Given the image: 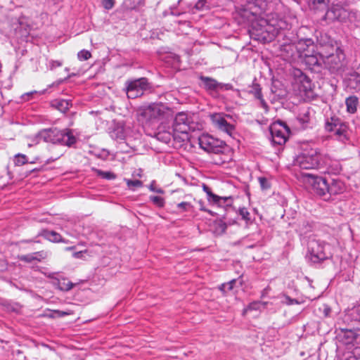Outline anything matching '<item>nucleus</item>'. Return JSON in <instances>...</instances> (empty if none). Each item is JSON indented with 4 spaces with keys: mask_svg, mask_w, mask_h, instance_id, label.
<instances>
[{
    "mask_svg": "<svg viewBox=\"0 0 360 360\" xmlns=\"http://www.w3.org/2000/svg\"><path fill=\"white\" fill-rule=\"evenodd\" d=\"M290 128L283 121H278L275 122L270 127V133L271 135V140L274 144L282 146L284 144L290 134Z\"/></svg>",
    "mask_w": 360,
    "mask_h": 360,
    "instance_id": "f8f14e48",
    "label": "nucleus"
},
{
    "mask_svg": "<svg viewBox=\"0 0 360 360\" xmlns=\"http://www.w3.org/2000/svg\"><path fill=\"white\" fill-rule=\"evenodd\" d=\"M110 136L115 140L122 141L125 139V132L122 127H116L110 132Z\"/></svg>",
    "mask_w": 360,
    "mask_h": 360,
    "instance_id": "c85d7f7f",
    "label": "nucleus"
},
{
    "mask_svg": "<svg viewBox=\"0 0 360 360\" xmlns=\"http://www.w3.org/2000/svg\"><path fill=\"white\" fill-rule=\"evenodd\" d=\"M347 360H356V359L354 356H353L350 355V356L347 358Z\"/></svg>",
    "mask_w": 360,
    "mask_h": 360,
    "instance_id": "bf43d9fd",
    "label": "nucleus"
},
{
    "mask_svg": "<svg viewBox=\"0 0 360 360\" xmlns=\"http://www.w3.org/2000/svg\"><path fill=\"white\" fill-rule=\"evenodd\" d=\"M197 127L196 122H193L191 115L180 112L174 117L172 126V132H174V139L179 138L182 141L188 139V133L193 131Z\"/></svg>",
    "mask_w": 360,
    "mask_h": 360,
    "instance_id": "39448f33",
    "label": "nucleus"
},
{
    "mask_svg": "<svg viewBox=\"0 0 360 360\" xmlns=\"http://www.w3.org/2000/svg\"><path fill=\"white\" fill-rule=\"evenodd\" d=\"M58 158H58H54V159L48 160H47V163L51 162L54 161L55 160H57Z\"/></svg>",
    "mask_w": 360,
    "mask_h": 360,
    "instance_id": "680f3d73",
    "label": "nucleus"
},
{
    "mask_svg": "<svg viewBox=\"0 0 360 360\" xmlns=\"http://www.w3.org/2000/svg\"><path fill=\"white\" fill-rule=\"evenodd\" d=\"M150 88L151 85L146 77H141L126 82L127 97L131 99L141 96L145 91Z\"/></svg>",
    "mask_w": 360,
    "mask_h": 360,
    "instance_id": "9d476101",
    "label": "nucleus"
},
{
    "mask_svg": "<svg viewBox=\"0 0 360 360\" xmlns=\"http://www.w3.org/2000/svg\"><path fill=\"white\" fill-rule=\"evenodd\" d=\"M309 177V182L311 185L312 191L317 195L323 198V200H328V183L326 179L316 176L311 174H306Z\"/></svg>",
    "mask_w": 360,
    "mask_h": 360,
    "instance_id": "ddd939ff",
    "label": "nucleus"
},
{
    "mask_svg": "<svg viewBox=\"0 0 360 360\" xmlns=\"http://www.w3.org/2000/svg\"><path fill=\"white\" fill-rule=\"evenodd\" d=\"M33 254L34 257L39 258V259H37V261H41V259L46 258L48 256L47 252L45 251H39Z\"/></svg>",
    "mask_w": 360,
    "mask_h": 360,
    "instance_id": "a18cd8bd",
    "label": "nucleus"
},
{
    "mask_svg": "<svg viewBox=\"0 0 360 360\" xmlns=\"http://www.w3.org/2000/svg\"><path fill=\"white\" fill-rule=\"evenodd\" d=\"M312 112L313 110L309 108H303L300 110L297 120L303 129L308 127L311 119Z\"/></svg>",
    "mask_w": 360,
    "mask_h": 360,
    "instance_id": "aec40b11",
    "label": "nucleus"
},
{
    "mask_svg": "<svg viewBox=\"0 0 360 360\" xmlns=\"http://www.w3.org/2000/svg\"><path fill=\"white\" fill-rule=\"evenodd\" d=\"M27 162V157L24 154L18 153L14 157V163L16 166H22Z\"/></svg>",
    "mask_w": 360,
    "mask_h": 360,
    "instance_id": "2f4dec72",
    "label": "nucleus"
},
{
    "mask_svg": "<svg viewBox=\"0 0 360 360\" xmlns=\"http://www.w3.org/2000/svg\"><path fill=\"white\" fill-rule=\"evenodd\" d=\"M250 93L252 94L255 98L259 101L261 107L265 110V112H268L269 105L263 98V95L262 94V88L260 85L257 83H253L252 86H251Z\"/></svg>",
    "mask_w": 360,
    "mask_h": 360,
    "instance_id": "412c9836",
    "label": "nucleus"
},
{
    "mask_svg": "<svg viewBox=\"0 0 360 360\" xmlns=\"http://www.w3.org/2000/svg\"><path fill=\"white\" fill-rule=\"evenodd\" d=\"M239 213H240V215L242 217V218L246 221L249 220L250 218H249V215H250V213L247 210V209L245 208H241L239 210Z\"/></svg>",
    "mask_w": 360,
    "mask_h": 360,
    "instance_id": "c03bdc74",
    "label": "nucleus"
},
{
    "mask_svg": "<svg viewBox=\"0 0 360 360\" xmlns=\"http://www.w3.org/2000/svg\"><path fill=\"white\" fill-rule=\"evenodd\" d=\"M259 182L262 190H266L271 186L269 181L265 177H259Z\"/></svg>",
    "mask_w": 360,
    "mask_h": 360,
    "instance_id": "e433bc0d",
    "label": "nucleus"
},
{
    "mask_svg": "<svg viewBox=\"0 0 360 360\" xmlns=\"http://www.w3.org/2000/svg\"><path fill=\"white\" fill-rule=\"evenodd\" d=\"M233 86L231 84H223L220 83V86H219V90H230L232 89Z\"/></svg>",
    "mask_w": 360,
    "mask_h": 360,
    "instance_id": "8fccbe9b",
    "label": "nucleus"
},
{
    "mask_svg": "<svg viewBox=\"0 0 360 360\" xmlns=\"http://www.w3.org/2000/svg\"><path fill=\"white\" fill-rule=\"evenodd\" d=\"M309 3L315 4H324L326 5L328 2V0H309Z\"/></svg>",
    "mask_w": 360,
    "mask_h": 360,
    "instance_id": "864d4df0",
    "label": "nucleus"
},
{
    "mask_svg": "<svg viewBox=\"0 0 360 360\" xmlns=\"http://www.w3.org/2000/svg\"><path fill=\"white\" fill-rule=\"evenodd\" d=\"M139 117L146 123H153L160 120H169L173 118V111L165 104L154 103L141 108Z\"/></svg>",
    "mask_w": 360,
    "mask_h": 360,
    "instance_id": "7ed1b4c3",
    "label": "nucleus"
},
{
    "mask_svg": "<svg viewBox=\"0 0 360 360\" xmlns=\"http://www.w3.org/2000/svg\"><path fill=\"white\" fill-rule=\"evenodd\" d=\"M356 311H357L358 315L359 316V321H360V306L358 307Z\"/></svg>",
    "mask_w": 360,
    "mask_h": 360,
    "instance_id": "e2e57ef3",
    "label": "nucleus"
},
{
    "mask_svg": "<svg viewBox=\"0 0 360 360\" xmlns=\"http://www.w3.org/2000/svg\"><path fill=\"white\" fill-rule=\"evenodd\" d=\"M200 210H203V211L208 212L209 213H210L211 214H212V212L210 210H205L204 207H200Z\"/></svg>",
    "mask_w": 360,
    "mask_h": 360,
    "instance_id": "052dcab7",
    "label": "nucleus"
},
{
    "mask_svg": "<svg viewBox=\"0 0 360 360\" xmlns=\"http://www.w3.org/2000/svg\"><path fill=\"white\" fill-rule=\"evenodd\" d=\"M218 226H219V229H220L221 233L225 232V231H226V229L227 228V226H226V223L223 222L222 221H220L219 222Z\"/></svg>",
    "mask_w": 360,
    "mask_h": 360,
    "instance_id": "603ef678",
    "label": "nucleus"
},
{
    "mask_svg": "<svg viewBox=\"0 0 360 360\" xmlns=\"http://www.w3.org/2000/svg\"><path fill=\"white\" fill-rule=\"evenodd\" d=\"M34 94H37V91H31V92H28V93H26L25 94H23L22 96V98L24 100V101H29L31 98V96Z\"/></svg>",
    "mask_w": 360,
    "mask_h": 360,
    "instance_id": "3c124183",
    "label": "nucleus"
},
{
    "mask_svg": "<svg viewBox=\"0 0 360 360\" xmlns=\"http://www.w3.org/2000/svg\"><path fill=\"white\" fill-rule=\"evenodd\" d=\"M202 189L206 193L209 202H212L219 205L226 204V206H231V197H220L215 195L212 192L210 188L206 184H202Z\"/></svg>",
    "mask_w": 360,
    "mask_h": 360,
    "instance_id": "dca6fc26",
    "label": "nucleus"
},
{
    "mask_svg": "<svg viewBox=\"0 0 360 360\" xmlns=\"http://www.w3.org/2000/svg\"><path fill=\"white\" fill-rule=\"evenodd\" d=\"M297 50L299 56L302 54L305 56V53H310L314 50V41L309 38H304L299 39L296 43Z\"/></svg>",
    "mask_w": 360,
    "mask_h": 360,
    "instance_id": "f3484780",
    "label": "nucleus"
},
{
    "mask_svg": "<svg viewBox=\"0 0 360 360\" xmlns=\"http://www.w3.org/2000/svg\"><path fill=\"white\" fill-rule=\"evenodd\" d=\"M74 284L65 278L58 280V287L60 290L68 291L71 290Z\"/></svg>",
    "mask_w": 360,
    "mask_h": 360,
    "instance_id": "c756f323",
    "label": "nucleus"
},
{
    "mask_svg": "<svg viewBox=\"0 0 360 360\" xmlns=\"http://www.w3.org/2000/svg\"><path fill=\"white\" fill-rule=\"evenodd\" d=\"M74 249V247H68L65 248L66 250H73Z\"/></svg>",
    "mask_w": 360,
    "mask_h": 360,
    "instance_id": "0e129e2a",
    "label": "nucleus"
},
{
    "mask_svg": "<svg viewBox=\"0 0 360 360\" xmlns=\"http://www.w3.org/2000/svg\"><path fill=\"white\" fill-rule=\"evenodd\" d=\"M300 73V75L298 77V80L302 84V90L307 93L311 90V81L306 75L301 72Z\"/></svg>",
    "mask_w": 360,
    "mask_h": 360,
    "instance_id": "bb28decb",
    "label": "nucleus"
},
{
    "mask_svg": "<svg viewBox=\"0 0 360 360\" xmlns=\"http://www.w3.org/2000/svg\"><path fill=\"white\" fill-rule=\"evenodd\" d=\"M150 201L159 207H162L165 205V200L162 197L151 195L150 196Z\"/></svg>",
    "mask_w": 360,
    "mask_h": 360,
    "instance_id": "72a5a7b5",
    "label": "nucleus"
},
{
    "mask_svg": "<svg viewBox=\"0 0 360 360\" xmlns=\"http://www.w3.org/2000/svg\"><path fill=\"white\" fill-rule=\"evenodd\" d=\"M350 79H354L356 83L360 84V64L356 66L352 72L348 73Z\"/></svg>",
    "mask_w": 360,
    "mask_h": 360,
    "instance_id": "473e14b6",
    "label": "nucleus"
},
{
    "mask_svg": "<svg viewBox=\"0 0 360 360\" xmlns=\"http://www.w3.org/2000/svg\"><path fill=\"white\" fill-rule=\"evenodd\" d=\"M154 184L155 182L153 181L150 185L149 186V189L151 191H153V192H155V193H160V194H163L165 193V191L159 188H157V187H155L154 186Z\"/></svg>",
    "mask_w": 360,
    "mask_h": 360,
    "instance_id": "de8ad7c7",
    "label": "nucleus"
},
{
    "mask_svg": "<svg viewBox=\"0 0 360 360\" xmlns=\"http://www.w3.org/2000/svg\"><path fill=\"white\" fill-rule=\"evenodd\" d=\"M282 55L285 60H290L299 57L295 43L283 44L281 47Z\"/></svg>",
    "mask_w": 360,
    "mask_h": 360,
    "instance_id": "6ab92c4d",
    "label": "nucleus"
},
{
    "mask_svg": "<svg viewBox=\"0 0 360 360\" xmlns=\"http://www.w3.org/2000/svg\"><path fill=\"white\" fill-rule=\"evenodd\" d=\"M319 310L322 311L323 316L324 317L330 316L331 313V309L328 305L323 304V306L319 308Z\"/></svg>",
    "mask_w": 360,
    "mask_h": 360,
    "instance_id": "79ce46f5",
    "label": "nucleus"
},
{
    "mask_svg": "<svg viewBox=\"0 0 360 360\" xmlns=\"http://www.w3.org/2000/svg\"><path fill=\"white\" fill-rule=\"evenodd\" d=\"M77 57L80 60H86L91 57V53L89 51L84 49L78 53Z\"/></svg>",
    "mask_w": 360,
    "mask_h": 360,
    "instance_id": "c9c22d12",
    "label": "nucleus"
},
{
    "mask_svg": "<svg viewBox=\"0 0 360 360\" xmlns=\"http://www.w3.org/2000/svg\"><path fill=\"white\" fill-rule=\"evenodd\" d=\"M51 106L58 110L61 112L65 113L72 106V102L71 100L57 98L52 101Z\"/></svg>",
    "mask_w": 360,
    "mask_h": 360,
    "instance_id": "5701e85b",
    "label": "nucleus"
},
{
    "mask_svg": "<svg viewBox=\"0 0 360 360\" xmlns=\"http://www.w3.org/2000/svg\"><path fill=\"white\" fill-rule=\"evenodd\" d=\"M39 137L47 143H59L70 147L77 142V138L69 129L60 130L57 128L45 129L39 133Z\"/></svg>",
    "mask_w": 360,
    "mask_h": 360,
    "instance_id": "20e7f679",
    "label": "nucleus"
},
{
    "mask_svg": "<svg viewBox=\"0 0 360 360\" xmlns=\"http://www.w3.org/2000/svg\"><path fill=\"white\" fill-rule=\"evenodd\" d=\"M102 4H103V7L105 9L109 10V9H111L114 6L115 2L113 0H103Z\"/></svg>",
    "mask_w": 360,
    "mask_h": 360,
    "instance_id": "37998d69",
    "label": "nucleus"
},
{
    "mask_svg": "<svg viewBox=\"0 0 360 360\" xmlns=\"http://www.w3.org/2000/svg\"><path fill=\"white\" fill-rule=\"evenodd\" d=\"M226 115L215 113L210 116L211 120L214 126L219 130L226 133L228 135L231 136L235 127L233 124L229 123L226 120Z\"/></svg>",
    "mask_w": 360,
    "mask_h": 360,
    "instance_id": "4468645a",
    "label": "nucleus"
},
{
    "mask_svg": "<svg viewBox=\"0 0 360 360\" xmlns=\"http://www.w3.org/2000/svg\"><path fill=\"white\" fill-rule=\"evenodd\" d=\"M325 129L328 131H334L337 139L342 143L348 140V126L338 117H331L326 120Z\"/></svg>",
    "mask_w": 360,
    "mask_h": 360,
    "instance_id": "1a4fd4ad",
    "label": "nucleus"
},
{
    "mask_svg": "<svg viewBox=\"0 0 360 360\" xmlns=\"http://www.w3.org/2000/svg\"><path fill=\"white\" fill-rule=\"evenodd\" d=\"M62 65V63L58 60H52L51 62V68H55L56 67H60Z\"/></svg>",
    "mask_w": 360,
    "mask_h": 360,
    "instance_id": "6e6d98bb",
    "label": "nucleus"
},
{
    "mask_svg": "<svg viewBox=\"0 0 360 360\" xmlns=\"http://www.w3.org/2000/svg\"><path fill=\"white\" fill-rule=\"evenodd\" d=\"M293 18H280L274 15L268 18H257L252 21L249 29L250 37L252 39L262 43L272 41L280 31L290 30L294 22Z\"/></svg>",
    "mask_w": 360,
    "mask_h": 360,
    "instance_id": "f257e3e1",
    "label": "nucleus"
},
{
    "mask_svg": "<svg viewBox=\"0 0 360 360\" xmlns=\"http://www.w3.org/2000/svg\"><path fill=\"white\" fill-rule=\"evenodd\" d=\"M21 261L25 262H31L35 259H39V258L34 257V254H30L26 255H22L20 257Z\"/></svg>",
    "mask_w": 360,
    "mask_h": 360,
    "instance_id": "a19ab883",
    "label": "nucleus"
},
{
    "mask_svg": "<svg viewBox=\"0 0 360 360\" xmlns=\"http://www.w3.org/2000/svg\"><path fill=\"white\" fill-rule=\"evenodd\" d=\"M208 3L207 0H198L195 4V8L198 10H202L205 8H209V5H207Z\"/></svg>",
    "mask_w": 360,
    "mask_h": 360,
    "instance_id": "4c0bfd02",
    "label": "nucleus"
},
{
    "mask_svg": "<svg viewBox=\"0 0 360 360\" xmlns=\"http://www.w3.org/2000/svg\"><path fill=\"white\" fill-rule=\"evenodd\" d=\"M199 145L204 150L214 154L224 153L226 147L223 141L208 135H203L199 138Z\"/></svg>",
    "mask_w": 360,
    "mask_h": 360,
    "instance_id": "9b49d317",
    "label": "nucleus"
},
{
    "mask_svg": "<svg viewBox=\"0 0 360 360\" xmlns=\"http://www.w3.org/2000/svg\"><path fill=\"white\" fill-rule=\"evenodd\" d=\"M324 18L329 21L338 20L342 22H354L357 20L358 13L356 11L350 10L337 4L328 9Z\"/></svg>",
    "mask_w": 360,
    "mask_h": 360,
    "instance_id": "423d86ee",
    "label": "nucleus"
},
{
    "mask_svg": "<svg viewBox=\"0 0 360 360\" xmlns=\"http://www.w3.org/2000/svg\"><path fill=\"white\" fill-rule=\"evenodd\" d=\"M328 245L323 241L315 238H310L307 243L308 257L313 263H319L328 259L330 255L326 252Z\"/></svg>",
    "mask_w": 360,
    "mask_h": 360,
    "instance_id": "6e6552de",
    "label": "nucleus"
},
{
    "mask_svg": "<svg viewBox=\"0 0 360 360\" xmlns=\"http://www.w3.org/2000/svg\"><path fill=\"white\" fill-rule=\"evenodd\" d=\"M155 137L158 140L168 143L171 139L174 138V132L172 131H162L160 129H159V131L155 134Z\"/></svg>",
    "mask_w": 360,
    "mask_h": 360,
    "instance_id": "a878e982",
    "label": "nucleus"
},
{
    "mask_svg": "<svg viewBox=\"0 0 360 360\" xmlns=\"http://www.w3.org/2000/svg\"><path fill=\"white\" fill-rule=\"evenodd\" d=\"M340 341L346 345L356 346L359 343L360 335L352 330H342L339 335Z\"/></svg>",
    "mask_w": 360,
    "mask_h": 360,
    "instance_id": "2eb2a0df",
    "label": "nucleus"
},
{
    "mask_svg": "<svg viewBox=\"0 0 360 360\" xmlns=\"http://www.w3.org/2000/svg\"><path fill=\"white\" fill-rule=\"evenodd\" d=\"M84 253H86V251L75 252L73 253V257L75 258H80Z\"/></svg>",
    "mask_w": 360,
    "mask_h": 360,
    "instance_id": "4d7b16f0",
    "label": "nucleus"
},
{
    "mask_svg": "<svg viewBox=\"0 0 360 360\" xmlns=\"http://www.w3.org/2000/svg\"><path fill=\"white\" fill-rule=\"evenodd\" d=\"M199 79L207 91H217L219 90L220 83L215 79L202 75L200 76Z\"/></svg>",
    "mask_w": 360,
    "mask_h": 360,
    "instance_id": "4be33fe9",
    "label": "nucleus"
},
{
    "mask_svg": "<svg viewBox=\"0 0 360 360\" xmlns=\"http://www.w3.org/2000/svg\"><path fill=\"white\" fill-rule=\"evenodd\" d=\"M98 174L99 176L107 179H114L115 178V175L109 172H103L101 170H98Z\"/></svg>",
    "mask_w": 360,
    "mask_h": 360,
    "instance_id": "58836bf2",
    "label": "nucleus"
},
{
    "mask_svg": "<svg viewBox=\"0 0 360 360\" xmlns=\"http://www.w3.org/2000/svg\"><path fill=\"white\" fill-rule=\"evenodd\" d=\"M321 46L319 56L325 68L336 75H342L348 69V60L343 49L328 35L321 36L319 39Z\"/></svg>",
    "mask_w": 360,
    "mask_h": 360,
    "instance_id": "f03ea898",
    "label": "nucleus"
},
{
    "mask_svg": "<svg viewBox=\"0 0 360 360\" xmlns=\"http://www.w3.org/2000/svg\"><path fill=\"white\" fill-rule=\"evenodd\" d=\"M177 207L181 210L182 211H188L193 207V206L190 202H181L177 204Z\"/></svg>",
    "mask_w": 360,
    "mask_h": 360,
    "instance_id": "ea45409f",
    "label": "nucleus"
},
{
    "mask_svg": "<svg viewBox=\"0 0 360 360\" xmlns=\"http://www.w3.org/2000/svg\"><path fill=\"white\" fill-rule=\"evenodd\" d=\"M345 104L347 107V111L349 113L354 114L357 110L359 105V98L356 96H350L345 100Z\"/></svg>",
    "mask_w": 360,
    "mask_h": 360,
    "instance_id": "393cba45",
    "label": "nucleus"
},
{
    "mask_svg": "<svg viewBox=\"0 0 360 360\" xmlns=\"http://www.w3.org/2000/svg\"><path fill=\"white\" fill-rule=\"evenodd\" d=\"M41 169L40 168H34V169H32V170L30 171V173L32 172H39L40 171Z\"/></svg>",
    "mask_w": 360,
    "mask_h": 360,
    "instance_id": "13d9d810",
    "label": "nucleus"
},
{
    "mask_svg": "<svg viewBox=\"0 0 360 360\" xmlns=\"http://www.w3.org/2000/svg\"><path fill=\"white\" fill-rule=\"evenodd\" d=\"M68 313L61 311H54L49 315V317L54 318L56 316L62 317L67 315Z\"/></svg>",
    "mask_w": 360,
    "mask_h": 360,
    "instance_id": "09e8293b",
    "label": "nucleus"
},
{
    "mask_svg": "<svg viewBox=\"0 0 360 360\" xmlns=\"http://www.w3.org/2000/svg\"><path fill=\"white\" fill-rule=\"evenodd\" d=\"M283 302H284L285 304H286L288 305H292V304H297L300 303L297 300L292 299L288 296H285V300H283Z\"/></svg>",
    "mask_w": 360,
    "mask_h": 360,
    "instance_id": "49530a36",
    "label": "nucleus"
},
{
    "mask_svg": "<svg viewBox=\"0 0 360 360\" xmlns=\"http://www.w3.org/2000/svg\"><path fill=\"white\" fill-rule=\"evenodd\" d=\"M325 163L323 155L315 150L304 153L298 155L295 160V165L302 169H316Z\"/></svg>",
    "mask_w": 360,
    "mask_h": 360,
    "instance_id": "0eeeda50",
    "label": "nucleus"
},
{
    "mask_svg": "<svg viewBox=\"0 0 360 360\" xmlns=\"http://www.w3.org/2000/svg\"><path fill=\"white\" fill-rule=\"evenodd\" d=\"M258 305V303L257 302H253V303H251L250 304L248 307L244 310V313L247 311V310H252V309H257V306Z\"/></svg>",
    "mask_w": 360,
    "mask_h": 360,
    "instance_id": "5fc2aeb1",
    "label": "nucleus"
},
{
    "mask_svg": "<svg viewBox=\"0 0 360 360\" xmlns=\"http://www.w3.org/2000/svg\"><path fill=\"white\" fill-rule=\"evenodd\" d=\"M236 280L233 279L228 283H222L219 286V290H221L224 294L226 293L228 291L233 290V285L236 283Z\"/></svg>",
    "mask_w": 360,
    "mask_h": 360,
    "instance_id": "7c9ffc66",
    "label": "nucleus"
},
{
    "mask_svg": "<svg viewBox=\"0 0 360 360\" xmlns=\"http://www.w3.org/2000/svg\"><path fill=\"white\" fill-rule=\"evenodd\" d=\"M304 63L311 71L318 72L321 71L323 62L316 55L305 53Z\"/></svg>",
    "mask_w": 360,
    "mask_h": 360,
    "instance_id": "a211bd4d",
    "label": "nucleus"
},
{
    "mask_svg": "<svg viewBox=\"0 0 360 360\" xmlns=\"http://www.w3.org/2000/svg\"><path fill=\"white\" fill-rule=\"evenodd\" d=\"M44 236L46 239L53 243L63 241L62 236L59 233L53 231H45L44 232Z\"/></svg>",
    "mask_w": 360,
    "mask_h": 360,
    "instance_id": "cd10ccee",
    "label": "nucleus"
},
{
    "mask_svg": "<svg viewBox=\"0 0 360 360\" xmlns=\"http://www.w3.org/2000/svg\"><path fill=\"white\" fill-rule=\"evenodd\" d=\"M345 186L344 184L336 179H333L331 183L328 184V199L331 195H337L344 191Z\"/></svg>",
    "mask_w": 360,
    "mask_h": 360,
    "instance_id": "b1692460",
    "label": "nucleus"
},
{
    "mask_svg": "<svg viewBox=\"0 0 360 360\" xmlns=\"http://www.w3.org/2000/svg\"><path fill=\"white\" fill-rule=\"evenodd\" d=\"M126 182L127 186L133 190L134 188H140L143 186V182L140 180L127 179Z\"/></svg>",
    "mask_w": 360,
    "mask_h": 360,
    "instance_id": "f704fd0d",
    "label": "nucleus"
},
{
    "mask_svg": "<svg viewBox=\"0 0 360 360\" xmlns=\"http://www.w3.org/2000/svg\"><path fill=\"white\" fill-rule=\"evenodd\" d=\"M30 163H31V164H34V163H35V161H34V160H32V161L30 162Z\"/></svg>",
    "mask_w": 360,
    "mask_h": 360,
    "instance_id": "69168bd1",
    "label": "nucleus"
}]
</instances>
